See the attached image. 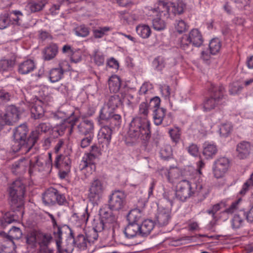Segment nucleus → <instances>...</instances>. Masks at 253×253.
I'll return each mask as SVG.
<instances>
[{
  "label": "nucleus",
  "instance_id": "nucleus-1",
  "mask_svg": "<svg viewBox=\"0 0 253 253\" xmlns=\"http://www.w3.org/2000/svg\"><path fill=\"white\" fill-rule=\"evenodd\" d=\"M28 129L25 124L17 126L13 131L12 149L14 152L21 151L22 153L29 151L35 140L27 137Z\"/></svg>",
  "mask_w": 253,
  "mask_h": 253
},
{
  "label": "nucleus",
  "instance_id": "nucleus-2",
  "mask_svg": "<svg viewBox=\"0 0 253 253\" xmlns=\"http://www.w3.org/2000/svg\"><path fill=\"white\" fill-rule=\"evenodd\" d=\"M150 123L147 119L136 117L131 121L128 131V136L134 140L138 138L147 140L150 137Z\"/></svg>",
  "mask_w": 253,
  "mask_h": 253
},
{
  "label": "nucleus",
  "instance_id": "nucleus-3",
  "mask_svg": "<svg viewBox=\"0 0 253 253\" xmlns=\"http://www.w3.org/2000/svg\"><path fill=\"white\" fill-rule=\"evenodd\" d=\"M9 193L12 210L21 209L24 205L25 186L21 180L17 179L13 182L9 188Z\"/></svg>",
  "mask_w": 253,
  "mask_h": 253
},
{
  "label": "nucleus",
  "instance_id": "nucleus-4",
  "mask_svg": "<svg viewBox=\"0 0 253 253\" xmlns=\"http://www.w3.org/2000/svg\"><path fill=\"white\" fill-rule=\"evenodd\" d=\"M101 155L100 149L96 145L91 147L90 152L85 154L82 158L80 165L79 169L86 176H89L95 171V159Z\"/></svg>",
  "mask_w": 253,
  "mask_h": 253
},
{
  "label": "nucleus",
  "instance_id": "nucleus-5",
  "mask_svg": "<svg viewBox=\"0 0 253 253\" xmlns=\"http://www.w3.org/2000/svg\"><path fill=\"white\" fill-rule=\"evenodd\" d=\"M202 188V186L201 184L197 185L196 187L194 188L189 181L181 180L176 185V198L184 202L190 198L196 191L199 192Z\"/></svg>",
  "mask_w": 253,
  "mask_h": 253
},
{
  "label": "nucleus",
  "instance_id": "nucleus-6",
  "mask_svg": "<svg viewBox=\"0 0 253 253\" xmlns=\"http://www.w3.org/2000/svg\"><path fill=\"white\" fill-rule=\"evenodd\" d=\"M212 95L205 99L204 102V108L206 111H211L224 102L223 101V92L224 88L222 86H212L211 88Z\"/></svg>",
  "mask_w": 253,
  "mask_h": 253
},
{
  "label": "nucleus",
  "instance_id": "nucleus-7",
  "mask_svg": "<svg viewBox=\"0 0 253 253\" xmlns=\"http://www.w3.org/2000/svg\"><path fill=\"white\" fill-rule=\"evenodd\" d=\"M203 42L200 31L198 29H193L188 34L183 35L180 41V47L184 50L187 49L191 44L194 46L200 47Z\"/></svg>",
  "mask_w": 253,
  "mask_h": 253
},
{
  "label": "nucleus",
  "instance_id": "nucleus-8",
  "mask_svg": "<svg viewBox=\"0 0 253 253\" xmlns=\"http://www.w3.org/2000/svg\"><path fill=\"white\" fill-rule=\"evenodd\" d=\"M23 105L26 106V104L23 103L18 108L14 105H10L6 107L5 113L3 116V119L6 124L12 125L18 121L21 113L27 109L26 107L23 106Z\"/></svg>",
  "mask_w": 253,
  "mask_h": 253
},
{
  "label": "nucleus",
  "instance_id": "nucleus-9",
  "mask_svg": "<svg viewBox=\"0 0 253 253\" xmlns=\"http://www.w3.org/2000/svg\"><path fill=\"white\" fill-rule=\"evenodd\" d=\"M126 194L120 190L114 191L110 196L109 207L113 211H119L122 209L126 204Z\"/></svg>",
  "mask_w": 253,
  "mask_h": 253
},
{
  "label": "nucleus",
  "instance_id": "nucleus-10",
  "mask_svg": "<svg viewBox=\"0 0 253 253\" xmlns=\"http://www.w3.org/2000/svg\"><path fill=\"white\" fill-rule=\"evenodd\" d=\"M104 186L102 182L99 179L94 180L91 183L88 190V198L93 204H97L101 199Z\"/></svg>",
  "mask_w": 253,
  "mask_h": 253
},
{
  "label": "nucleus",
  "instance_id": "nucleus-11",
  "mask_svg": "<svg viewBox=\"0 0 253 253\" xmlns=\"http://www.w3.org/2000/svg\"><path fill=\"white\" fill-rule=\"evenodd\" d=\"M229 167V160L226 157H221L217 159L212 168L213 175L216 178L222 177L227 171Z\"/></svg>",
  "mask_w": 253,
  "mask_h": 253
},
{
  "label": "nucleus",
  "instance_id": "nucleus-12",
  "mask_svg": "<svg viewBox=\"0 0 253 253\" xmlns=\"http://www.w3.org/2000/svg\"><path fill=\"white\" fill-rule=\"evenodd\" d=\"M99 118L101 121H106L110 125V127L120 125L121 117L120 115L115 114L112 111L103 107L100 112Z\"/></svg>",
  "mask_w": 253,
  "mask_h": 253
},
{
  "label": "nucleus",
  "instance_id": "nucleus-13",
  "mask_svg": "<svg viewBox=\"0 0 253 253\" xmlns=\"http://www.w3.org/2000/svg\"><path fill=\"white\" fill-rule=\"evenodd\" d=\"M29 168L31 171L32 163L28 159H21L15 162L12 166V171L15 174H22L25 172L27 169Z\"/></svg>",
  "mask_w": 253,
  "mask_h": 253
},
{
  "label": "nucleus",
  "instance_id": "nucleus-14",
  "mask_svg": "<svg viewBox=\"0 0 253 253\" xmlns=\"http://www.w3.org/2000/svg\"><path fill=\"white\" fill-rule=\"evenodd\" d=\"M112 130L110 126H103L98 132L97 137L99 143H104L107 147L111 142Z\"/></svg>",
  "mask_w": 253,
  "mask_h": 253
},
{
  "label": "nucleus",
  "instance_id": "nucleus-15",
  "mask_svg": "<svg viewBox=\"0 0 253 253\" xmlns=\"http://www.w3.org/2000/svg\"><path fill=\"white\" fill-rule=\"evenodd\" d=\"M252 150V146L249 142L242 141L237 145V156L240 159H246L250 155Z\"/></svg>",
  "mask_w": 253,
  "mask_h": 253
},
{
  "label": "nucleus",
  "instance_id": "nucleus-16",
  "mask_svg": "<svg viewBox=\"0 0 253 253\" xmlns=\"http://www.w3.org/2000/svg\"><path fill=\"white\" fill-rule=\"evenodd\" d=\"M53 166L57 169H71V160L68 155H57L54 161Z\"/></svg>",
  "mask_w": 253,
  "mask_h": 253
},
{
  "label": "nucleus",
  "instance_id": "nucleus-17",
  "mask_svg": "<svg viewBox=\"0 0 253 253\" xmlns=\"http://www.w3.org/2000/svg\"><path fill=\"white\" fill-rule=\"evenodd\" d=\"M43 103L41 100L37 99L34 103L29 105L31 116L35 119H38L43 116L44 110L42 105Z\"/></svg>",
  "mask_w": 253,
  "mask_h": 253
},
{
  "label": "nucleus",
  "instance_id": "nucleus-18",
  "mask_svg": "<svg viewBox=\"0 0 253 253\" xmlns=\"http://www.w3.org/2000/svg\"><path fill=\"white\" fill-rule=\"evenodd\" d=\"M79 132L84 135L93 136L94 126L92 121L84 120L78 126Z\"/></svg>",
  "mask_w": 253,
  "mask_h": 253
},
{
  "label": "nucleus",
  "instance_id": "nucleus-19",
  "mask_svg": "<svg viewBox=\"0 0 253 253\" xmlns=\"http://www.w3.org/2000/svg\"><path fill=\"white\" fill-rule=\"evenodd\" d=\"M156 219L159 226H166L170 219V210L166 208L159 209L156 216Z\"/></svg>",
  "mask_w": 253,
  "mask_h": 253
},
{
  "label": "nucleus",
  "instance_id": "nucleus-20",
  "mask_svg": "<svg viewBox=\"0 0 253 253\" xmlns=\"http://www.w3.org/2000/svg\"><path fill=\"white\" fill-rule=\"evenodd\" d=\"M58 51V48L57 44L51 43L42 50V58L44 60H50L56 56Z\"/></svg>",
  "mask_w": 253,
  "mask_h": 253
},
{
  "label": "nucleus",
  "instance_id": "nucleus-21",
  "mask_svg": "<svg viewBox=\"0 0 253 253\" xmlns=\"http://www.w3.org/2000/svg\"><path fill=\"white\" fill-rule=\"evenodd\" d=\"M126 237L128 239L141 236L139 224L137 223H130L126 226L124 230Z\"/></svg>",
  "mask_w": 253,
  "mask_h": 253
},
{
  "label": "nucleus",
  "instance_id": "nucleus-22",
  "mask_svg": "<svg viewBox=\"0 0 253 253\" xmlns=\"http://www.w3.org/2000/svg\"><path fill=\"white\" fill-rule=\"evenodd\" d=\"M100 215L105 224L108 225V230L111 228L113 229L116 224L117 218L112 212L102 210L100 211Z\"/></svg>",
  "mask_w": 253,
  "mask_h": 253
},
{
  "label": "nucleus",
  "instance_id": "nucleus-23",
  "mask_svg": "<svg viewBox=\"0 0 253 253\" xmlns=\"http://www.w3.org/2000/svg\"><path fill=\"white\" fill-rule=\"evenodd\" d=\"M36 68V64L33 60H26L19 64L18 68V73L21 75L30 73Z\"/></svg>",
  "mask_w": 253,
  "mask_h": 253
},
{
  "label": "nucleus",
  "instance_id": "nucleus-24",
  "mask_svg": "<svg viewBox=\"0 0 253 253\" xmlns=\"http://www.w3.org/2000/svg\"><path fill=\"white\" fill-rule=\"evenodd\" d=\"M186 7L185 3L182 0H178L175 2L171 3L168 7L165 8L167 9L168 12L170 15L171 13L173 15L181 14Z\"/></svg>",
  "mask_w": 253,
  "mask_h": 253
},
{
  "label": "nucleus",
  "instance_id": "nucleus-25",
  "mask_svg": "<svg viewBox=\"0 0 253 253\" xmlns=\"http://www.w3.org/2000/svg\"><path fill=\"white\" fill-rule=\"evenodd\" d=\"M57 189L50 187L42 195V201L45 205L50 206L55 204V195Z\"/></svg>",
  "mask_w": 253,
  "mask_h": 253
},
{
  "label": "nucleus",
  "instance_id": "nucleus-26",
  "mask_svg": "<svg viewBox=\"0 0 253 253\" xmlns=\"http://www.w3.org/2000/svg\"><path fill=\"white\" fill-rule=\"evenodd\" d=\"M217 152V147L214 143L206 142L203 145V154L207 159H212Z\"/></svg>",
  "mask_w": 253,
  "mask_h": 253
},
{
  "label": "nucleus",
  "instance_id": "nucleus-27",
  "mask_svg": "<svg viewBox=\"0 0 253 253\" xmlns=\"http://www.w3.org/2000/svg\"><path fill=\"white\" fill-rule=\"evenodd\" d=\"M46 213L50 217L54 229V237L55 239L56 243L57 246H59L61 241L62 239V228L57 225L56 220L52 214L49 212H46Z\"/></svg>",
  "mask_w": 253,
  "mask_h": 253
},
{
  "label": "nucleus",
  "instance_id": "nucleus-28",
  "mask_svg": "<svg viewBox=\"0 0 253 253\" xmlns=\"http://www.w3.org/2000/svg\"><path fill=\"white\" fill-rule=\"evenodd\" d=\"M74 123L72 119L64 120L63 123L54 127V131H56L60 135H62L66 130H68L69 134H71Z\"/></svg>",
  "mask_w": 253,
  "mask_h": 253
},
{
  "label": "nucleus",
  "instance_id": "nucleus-29",
  "mask_svg": "<svg viewBox=\"0 0 253 253\" xmlns=\"http://www.w3.org/2000/svg\"><path fill=\"white\" fill-rule=\"evenodd\" d=\"M155 226L154 222L150 219H146L139 224L141 236H146L149 235Z\"/></svg>",
  "mask_w": 253,
  "mask_h": 253
},
{
  "label": "nucleus",
  "instance_id": "nucleus-30",
  "mask_svg": "<svg viewBox=\"0 0 253 253\" xmlns=\"http://www.w3.org/2000/svg\"><path fill=\"white\" fill-rule=\"evenodd\" d=\"M64 72L63 69L60 66L50 70L49 74L50 82L55 83L60 80L63 76Z\"/></svg>",
  "mask_w": 253,
  "mask_h": 253
},
{
  "label": "nucleus",
  "instance_id": "nucleus-31",
  "mask_svg": "<svg viewBox=\"0 0 253 253\" xmlns=\"http://www.w3.org/2000/svg\"><path fill=\"white\" fill-rule=\"evenodd\" d=\"M122 103L121 98L117 94L111 96L107 102V106H105L109 111H113L118 108Z\"/></svg>",
  "mask_w": 253,
  "mask_h": 253
},
{
  "label": "nucleus",
  "instance_id": "nucleus-32",
  "mask_svg": "<svg viewBox=\"0 0 253 253\" xmlns=\"http://www.w3.org/2000/svg\"><path fill=\"white\" fill-rule=\"evenodd\" d=\"M166 110L163 108H157L153 110V119L154 124L159 126L162 124L166 116Z\"/></svg>",
  "mask_w": 253,
  "mask_h": 253
},
{
  "label": "nucleus",
  "instance_id": "nucleus-33",
  "mask_svg": "<svg viewBox=\"0 0 253 253\" xmlns=\"http://www.w3.org/2000/svg\"><path fill=\"white\" fill-rule=\"evenodd\" d=\"M15 249L14 242L9 238L0 243V249L5 253H12Z\"/></svg>",
  "mask_w": 253,
  "mask_h": 253
},
{
  "label": "nucleus",
  "instance_id": "nucleus-34",
  "mask_svg": "<svg viewBox=\"0 0 253 253\" xmlns=\"http://www.w3.org/2000/svg\"><path fill=\"white\" fill-rule=\"evenodd\" d=\"M73 238V249L74 246H77L81 250H84L86 247V240L85 237L82 234H79L76 238H74L73 233L70 232Z\"/></svg>",
  "mask_w": 253,
  "mask_h": 253
},
{
  "label": "nucleus",
  "instance_id": "nucleus-35",
  "mask_svg": "<svg viewBox=\"0 0 253 253\" xmlns=\"http://www.w3.org/2000/svg\"><path fill=\"white\" fill-rule=\"evenodd\" d=\"M245 212L240 211V213L235 214L231 220L232 227L234 229H238L242 227L244 224V217Z\"/></svg>",
  "mask_w": 253,
  "mask_h": 253
},
{
  "label": "nucleus",
  "instance_id": "nucleus-36",
  "mask_svg": "<svg viewBox=\"0 0 253 253\" xmlns=\"http://www.w3.org/2000/svg\"><path fill=\"white\" fill-rule=\"evenodd\" d=\"M136 31L137 34L143 39L148 38L151 34L150 27L145 24H140L137 26Z\"/></svg>",
  "mask_w": 253,
  "mask_h": 253
},
{
  "label": "nucleus",
  "instance_id": "nucleus-37",
  "mask_svg": "<svg viewBox=\"0 0 253 253\" xmlns=\"http://www.w3.org/2000/svg\"><path fill=\"white\" fill-rule=\"evenodd\" d=\"M46 4L45 0H33L28 4V8L32 12L41 10Z\"/></svg>",
  "mask_w": 253,
  "mask_h": 253
},
{
  "label": "nucleus",
  "instance_id": "nucleus-38",
  "mask_svg": "<svg viewBox=\"0 0 253 253\" xmlns=\"http://www.w3.org/2000/svg\"><path fill=\"white\" fill-rule=\"evenodd\" d=\"M108 85L111 91H118L121 86L120 78L117 76H112L108 80Z\"/></svg>",
  "mask_w": 253,
  "mask_h": 253
},
{
  "label": "nucleus",
  "instance_id": "nucleus-39",
  "mask_svg": "<svg viewBox=\"0 0 253 253\" xmlns=\"http://www.w3.org/2000/svg\"><path fill=\"white\" fill-rule=\"evenodd\" d=\"M142 213L138 209L131 210L127 214V219L129 222L137 223L141 218Z\"/></svg>",
  "mask_w": 253,
  "mask_h": 253
},
{
  "label": "nucleus",
  "instance_id": "nucleus-40",
  "mask_svg": "<svg viewBox=\"0 0 253 253\" xmlns=\"http://www.w3.org/2000/svg\"><path fill=\"white\" fill-rule=\"evenodd\" d=\"M139 17L135 12H123L121 14V19L128 24H131L139 20Z\"/></svg>",
  "mask_w": 253,
  "mask_h": 253
},
{
  "label": "nucleus",
  "instance_id": "nucleus-41",
  "mask_svg": "<svg viewBox=\"0 0 253 253\" xmlns=\"http://www.w3.org/2000/svg\"><path fill=\"white\" fill-rule=\"evenodd\" d=\"M23 17V14L19 10H12L9 14L10 23L20 25Z\"/></svg>",
  "mask_w": 253,
  "mask_h": 253
},
{
  "label": "nucleus",
  "instance_id": "nucleus-42",
  "mask_svg": "<svg viewBox=\"0 0 253 253\" xmlns=\"http://www.w3.org/2000/svg\"><path fill=\"white\" fill-rule=\"evenodd\" d=\"M221 46V42L218 39L214 38L212 39L209 43L211 53L212 54H216L220 51Z\"/></svg>",
  "mask_w": 253,
  "mask_h": 253
},
{
  "label": "nucleus",
  "instance_id": "nucleus-43",
  "mask_svg": "<svg viewBox=\"0 0 253 253\" xmlns=\"http://www.w3.org/2000/svg\"><path fill=\"white\" fill-rule=\"evenodd\" d=\"M112 30L110 27H100L93 31V36L95 38H101Z\"/></svg>",
  "mask_w": 253,
  "mask_h": 253
},
{
  "label": "nucleus",
  "instance_id": "nucleus-44",
  "mask_svg": "<svg viewBox=\"0 0 253 253\" xmlns=\"http://www.w3.org/2000/svg\"><path fill=\"white\" fill-rule=\"evenodd\" d=\"M222 203H218L213 205L211 209L207 210V212L212 215L213 221L211 222V224L214 225L215 224L216 221L217 220V217L215 215L216 213L219 211L221 208V205Z\"/></svg>",
  "mask_w": 253,
  "mask_h": 253
},
{
  "label": "nucleus",
  "instance_id": "nucleus-45",
  "mask_svg": "<svg viewBox=\"0 0 253 253\" xmlns=\"http://www.w3.org/2000/svg\"><path fill=\"white\" fill-rule=\"evenodd\" d=\"M232 129V126L231 123L226 122L221 125L219 131L221 136L223 137L227 136Z\"/></svg>",
  "mask_w": 253,
  "mask_h": 253
},
{
  "label": "nucleus",
  "instance_id": "nucleus-46",
  "mask_svg": "<svg viewBox=\"0 0 253 253\" xmlns=\"http://www.w3.org/2000/svg\"><path fill=\"white\" fill-rule=\"evenodd\" d=\"M98 237V232L93 228L89 229L85 233V239L88 243H94Z\"/></svg>",
  "mask_w": 253,
  "mask_h": 253
},
{
  "label": "nucleus",
  "instance_id": "nucleus-47",
  "mask_svg": "<svg viewBox=\"0 0 253 253\" xmlns=\"http://www.w3.org/2000/svg\"><path fill=\"white\" fill-rule=\"evenodd\" d=\"M36 161L33 163H32V167L37 168L38 170L42 171L45 169L44 163L45 162V159L43 157H37L35 158Z\"/></svg>",
  "mask_w": 253,
  "mask_h": 253
},
{
  "label": "nucleus",
  "instance_id": "nucleus-48",
  "mask_svg": "<svg viewBox=\"0 0 253 253\" xmlns=\"http://www.w3.org/2000/svg\"><path fill=\"white\" fill-rule=\"evenodd\" d=\"M172 149L169 144L164 145L161 149L160 154L162 158L167 159L172 155Z\"/></svg>",
  "mask_w": 253,
  "mask_h": 253
},
{
  "label": "nucleus",
  "instance_id": "nucleus-49",
  "mask_svg": "<svg viewBox=\"0 0 253 253\" xmlns=\"http://www.w3.org/2000/svg\"><path fill=\"white\" fill-rule=\"evenodd\" d=\"M22 235L21 230L19 228L15 226L12 227L9 230L8 237L12 241L14 239H20Z\"/></svg>",
  "mask_w": 253,
  "mask_h": 253
},
{
  "label": "nucleus",
  "instance_id": "nucleus-50",
  "mask_svg": "<svg viewBox=\"0 0 253 253\" xmlns=\"http://www.w3.org/2000/svg\"><path fill=\"white\" fill-rule=\"evenodd\" d=\"M187 24L183 20L179 19L175 21V28L177 32L181 34L188 30Z\"/></svg>",
  "mask_w": 253,
  "mask_h": 253
},
{
  "label": "nucleus",
  "instance_id": "nucleus-51",
  "mask_svg": "<svg viewBox=\"0 0 253 253\" xmlns=\"http://www.w3.org/2000/svg\"><path fill=\"white\" fill-rule=\"evenodd\" d=\"M169 133L173 142L177 143L179 141L180 138L181 132L180 129L178 127H174L170 128Z\"/></svg>",
  "mask_w": 253,
  "mask_h": 253
},
{
  "label": "nucleus",
  "instance_id": "nucleus-52",
  "mask_svg": "<svg viewBox=\"0 0 253 253\" xmlns=\"http://www.w3.org/2000/svg\"><path fill=\"white\" fill-rule=\"evenodd\" d=\"M152 25L154 29L156 31H162L164 30L166 27L165 22L159 17L153 20Z\"/></svg>",
  "mask_w": 253,
  "mask_h": 253
},
{
  "label": "nucleus",
  "instance_id": "nucleus-53",
  "mask_svg": "<svg viewBox=\"0 0 253 253\" xmlns=\"http://www.w3.org/2000/svg\"><path fill=\"white\" fill-rule=\"evenodd\" d=\"M150 109L148 103L143 102L140 103L139 107V114L143 117V119H147L146 117Z\"/></svg>",
  "mask_w": 253,
  "mask_h": 253
},
{
  "label": "nucleus",
  "instance_id": "nucleus-54",
  "mask_svg": "<svg viewBox=\"0 0 253 253\" xmlns=\"http://www.w3.org/2000/svg\"><path fill=\"white\" fill-rule=\"evenodd\" d=\"M14 65L12 60L2 59L0 60V71H5L10 69Z\"/></svg>",
  "mask_w": 253,
  "mask_h": 253
},
{
  "label": "nucleus",
  "instance_id": "nucleus-55",
  "mask_svg": "<svg viewBox=\"0 0 253 253\" xmlns=\"http://www.w3.org/2000/svg\"><path fill=\"white\" fill-rule=\"evenodd\" d=\"M75 33L77 36L85 37L89 35V31L87 27L81 25L75 29Z\"/></svg>",
  "mask_w": 253,
  "mask_h": 253
},
{
  "label": "nucleus",
  "instance_id": "nucleus-56",
  "mask_svg": "<svg viewBox=\"0 0 253 253\" xmlns=\"http://www.w3.org/2000/svg\"><path fill=\"white\" fill-rule=\"evenodd\" d=\"M10 23L8 13H5L0 15V29L7 28Z\"/></svg>",
  "mask_w": 253,
  "mask_h": 253
},
{
  "label": "nucleus",
  "instance_id": "nucleus-57",
  "mask_svg": "<svg viewBox=\"0 0 253 253\" xmlns=\"http://www.w3.org/2000/svg\"><path fill=\"white\" fill-rule=\"evenodd\" d=\"M93 60L97 65L101 66L103 65L105 59L103 53L98 50H95L94 52Z\"/></svg>",
  "mask_w": 253,
  "mask_h": 253
},
{
  "label": "nucleus",
  "instance_id": "nucleus-58",
  "mask_svg": "<svg viewBox=\"0 0 253 253\" xmlns=\"http://www.w3.org/2000/svg\"><path fill=\"white\" fill-rule=\"evenodd\" d=\"M51 237L48 234H44L41 236V240L39 242V245L42 249H46L49 244Z\"/></svg>",
  "mask_w": 253,
  "mask_h": 253
},
{
  "label": "nucleus",
  "instance_id": "nucleus-59",
  "mask_svg": "<svg viewBox=\"0 0 253 253\" xmlns=\"http://www.w3.org/2000/svg\"><path fill=\"white\" fill-rule=\"evenodd\" d=\"M153 65L157 70H161L165 65V60L162 57H158L153 61Z\"/></svg>",
  "mask_w": 253,
  "mask_h": 253
},
{
  "label": "nucleus",
  "instance_id": "nucleus-60",
  "mask_svg": "<svg viewBox=\"0 0 253 253\" xmlns=\"http://www.w3.org/2000/svg\"><path fill=\"white\" fill-rule=\"evenodd\" d=\"M5 222L8 224L17 221L19 220V216L14 213L7 212L4 216Z\"/></svg>",
  "mask_w": 253,
  "mask_h": 253
},
{
  "label": "nucleus",
  "instance_id": "nucleus-61",
  "mask_svg": "<svg viewBox=\"0 0 253 253\" xmlns=\"http://www.w3.org/2000/svg\"><path fill=\"white\" fill-rule=\"evenodd\" d=\"M12 98L11 94L4 89L0 90V102L3 103L9 101Z\"/></svg>",
  "mask_w": 253,
  "mask_h": 253
},
{
  "label": "nucleus",
  "instance_id": "nucleus-62",
  "mask_svg": "<svg viewBox=\"0 0 253 253\" xmlns=\"http://www.w3.org/2000/svg\"><path fill=\"white\" fill-rule=\"evenodd\" d=\"M108 225L105 224L104 221H103V219L101 217L100 219L97 221L93 228L95 230H97V231L101 232L103 230H108Z\"/></svg>",
  "mask_w": 253,
  "mask_h": 253
},
{
  "label": "nucleus",
  "instance_id": "nucleus-63",
  "mask_svg": "<svg viewBox=\"0 0 253 253\" xmlns=\"http://www.w3.org/2000/svg\"><path fill=\"white\" fill-rule=\"evenodd\" d=\"M163 196L165 199H167L172 205L173 200L175 197L176 198L175 192L172 190L165 191L163 194Z\"/></svg>",
  "mask_w": 253,
  "mask_h": 253
},
{
  "label": "nucleus",
  "instance_id": "nucleus-64",
  "mask_svg": "<svg viewBox=\"0 0 253 253\" xmlns=\"http://www.w3.org/2000/svg\"><path fill=\"white\" fill-rule=\"evenodd\" d=\"M253 186V173L251 175L250 178L244 184L242 189L240 191L241 194H244L248 190L249 188Z\"/></svg>",
  "mask_w": 253,
  "mask_h": 253
}]
</instances>
